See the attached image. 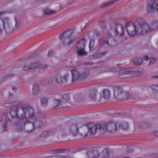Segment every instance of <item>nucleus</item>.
<instances>
[{"instance_id": "nucleus-1", "label": "nucleus", "mask_w": 158, "mask_h": 158, "mask_svg": "<svg viewBox=\"0 0 158 158\" xmlns=\"http://www.w3.org/2000/svg\"><path fill=\"white\" fill-rule=\"evenodd\" d=\"M22 109L23 114L20 118V120L24 124L27 122H31V126L35 127H39L42 124L41 121L38 120V118L34 114L33 109L31 106L24 105L22 106Z\"/></svg>"}, {"instance_id": "nucleus-2", "label": "nucleus", "mask_w": 158, "mask_h": 158, "mask_svg": "<svg viewBox=\"0 0 158 158\" xmlns=\"http://www.w3.org/2000/svg\"><path fill=\"white\" fill-rule=\"evenodd\" d=\"M157 29H158V23H154L150 26L148 23L143 22L138 24L137 31L138 34H145Z\"/></svg>"}, {"instance_id": "nucleus-3", "label": "nucleus", "mask_w": 158, "mask_h": 158, "mask_svg": "<svg viewBox=\"0 0 158 158\" xmlns=\"http://www.w3.org/2000/svg\"><path fill=\"white\" fill-rule=\"evenodd\" d=\"M99 43L102 45H106L107 47L113 46L116 45L115 41L114 40L112 35L110 33L106 35L105 40H100Z\"/></svg>"}, {"instance_id": "nucleus-4", "label": "nucleus", "mask_w": 158, "mask_h": 158, "mask_svg": "<svg viewBox=\"0 0 158 158\" xmlns=\"http://www.w3.org/2000/svg\"><path fill=\"white\" fill-rule=\"evenodd\" d=\"M110 31L116 35H123L124 33V28L121 23H116L111 26Z\"/></svg>"}, {"instance_id": "nucleus-5", "label": "nucleus", "mask_w": 158, "mask_h": 158, "mask_svg": "<svg viewBox=\"0 0 158 158\" xmlns=\"http://www.w3.org/2000/svg\"><path fill=\"white\" fill-rule=\"evenodd\" d=\"M86 41L83 39L80 40L77 45V52L80 56H84L87 55V52L85 51V47Z\"/></svg>"}, {"instance_id": "nucleus-6", "label": "nucleus", "mask_w": 158, "mask_h": 158, "mask_svg": "<svg viewBox=\"0 0 158 158\" xmlns=\"http://www.w3.org/2000/svg\"><path fill=\"white\" fill-rule=\"evenodd\" d=\"M126 27L128 33L130 36H134L136 33H137V27L135 26L134 24L131 22H129L127 24Z\"/></svg>"}, {"instance_id": "nucleus-7", "label": "nucleus", "mask_w": 158, "mask_h": 158, "mask_svg": "<svg viewBox=\"0 0 158 158\" xmlns=\"http://www.w3.org/2000/svg\"><path fill=\"white\" fill-rule=\"evenodd\" d=\"M114 96L117 98H123L128 96V93L124 91L122 89L115 87L114 90Z\"/></svg>"}, {"instance_id": "nucleus-8", "label": "nucleus", "mask_w": 158, "mask_h": 158, "mask_svg": "<svg viewBox=\"0 0 158 158\" xmlns=\"http://www.w3.org/2000/svg\"><path fill=\"white\" fill-rule=\"evenodd\" d=\"M22 104L20 102L14 104V106L11 108L10 114L12 118H15L18 116V112L19 110L18 107Z\"/></svg>"}, {"instance_id": "nucleus-9", "label": "nucleus", "mask_w": 158, "mask_h": 158, "mask_svg": "<svg viewBox=\"0 0 158 158\" xmlns=\"http://www.w3.org/2000/svg\"><path fill=\"white\" fill-rule=\"evenodd\" d=\"M148 11L150 12L154 11H158V0L153 1L148 3L147 6Z\"/></svg>"}, {"instance_id": "nucleus-10", "label": "nucleus", "mask_w": 158, "mask_h": 158, "mask_svg": "<svg viewBox=\"0 0 158 158\" xmlns=\"http://www.w3.org/2000/svg\"><path fill=\"white\" fill-rule=\"evenodd\" d=\"M78 127L75 124L72 125L70 127V131L71 134L74 135H75L78 133L81 135L83 136H86L87 135V133H84V132H79L78 131Z\"/></svg>"}, {"instance_id": "nucleus-11", "label": "nucleus", "mask_w": 158, "mask_h": 158, "mask_svg": "<svg viewBox=\"0 0 158 158\" xmlns=\"http://www.w3.org/2000/svg\"><path fill=\"white\" fill-rule=\"evenodd\" d=\"M3 23V28L5 30L8 32L11 29V26L10 24L9 19L7 18H4L1 20Z\"/></svg>"}, {"instance_id": "nucleus-12", "label": "nucleus", "mask_w": 158, "mask_h": 158, "mask_svg": "<svg viewBox=\"0 0 158 158\" xmlns=\"http://www.w3.org/2000/svg\"><path fill=\"white\" fill-rule=\"evenodd\" d=\"M89 129L88 132H84V133H89L92 135H94L97 131V127L96 125L93 123H89L87 125Z\"/></svg>"}, {"instance_id": "nucleus-13", "label": "nucleus", "mask_w": 158, "mask_h": 158, "mask_svg": "<svg viewBox=\"0 0 158 158\" xmlns=\"http://www.w3.org/2000/svg\"><path fill=\"white\" fill-rule=\"evenodd\" d=\"M149 60L148 56H144L142 58H135L133 59L134 64L136 65H139L142 64L144 60L148 61Z\"/></svg>"}, {"instance_id": "nucleus-14", "label": "nucleus", "mask_w": 158, "mask_h": 158, "mask_svg": "<svg viewBox=\"0 0 158 158\" xmlns=\"http://www.w3.org/2000/svg\"><path fill=\"white\" fill-rule=\"evenodd\" d=\"M73 31L72 30H70L67 31L63 33L59 37V38L61 40H63L64 38L70 39L71 36Z\"/></svg>"}, {"instance_id": "nucleus-15", "label": "nucleus", "mask_w": 158, "mask_h": 158, "mask_svg": "<svg viewBox=\"0 0 158 158\" xmlns=\"http://www.w3.org/2000/svg\"><path fill=\"white\" fill-rule=\"evenodd\" d=\"M107 130L110 132H112L116 130V125L113 122H109L106 126Z\"/></svg>"}, {"instance_id": "nucleus-16", "label": "nucleus", "mask_w": 158, "mask_h": 158, "mask_svg": "<svg viewBox=\"0 0 158 158\" xmlns=\"http://www.w3.org/2000/svg\"><path fill=\"white\" fill-rule=\"evenodd\" d=\"M99 153L98 151H90L88 152L87 156L88 158H97L99 156Z\"/></svg>"}, {"instance_id": "nucleus-17", "label": "nucleus", "mask_w": 158, "mask_h": 158, "mask_svg": "<svg viewBox=\"0 0 158 158\" xmlns=\"http://www.w3.org/2000/svg\"><path fill=\"white\" fill-rule=\"evenodd\" d=\"M117 69L118 71H119L120 72L118 75V76L119 77H121L123 75L129 74L128 69H124L122 68H119Z\"/></svg>"}, {"instance_id": "nucleus-18", "label": "nucleus", "mask_w": 158, "mask_h": 158, "mask_svg": "<svg viewBox=\"0 0 158 158\" xmlns=\"http://www.w3.org/2000/svg\"><path fill=\"white\" fill-rule=\"evenodd\" d=\"M36 67H38L39 68H41L42 67V65L39 63L32 64H31L29 66H25L24 67V69L26 70H28L34 68H35Z\"/></svg>"}, {"instance_id": "nucleus-19", "label": "nucleus", "mask_w": 158, "mask_h": 158, "mask_svg": "<svg viewBox=\"0 0 158 158\" xmlns=\"http://www.w3.org/2000/svg\"><path fill=\"white\" fill-rule=\"evenodd\" d=\"M67 77L68 75H65L62 79L60 75H58L56 77V80L58 83H60L62 82L63 81H66Z\"/></svg>"}, {"instance_id": "nucleus-20", "label": "nucleus", "mask_w": 158, "mask_h": 158, "mask_svg": "<svg viewBox=\"0 0 158 158\" xmlns=\"http://www.w3.org/2000/svg\"><path fill=\"white\" fill-rule=\"evenodd\" d=\"M73 81H75L79 77V73L76 70H73L72 71Z\"/></svg>"}, {"instance_id": "nucleus-21", "label": "nucleus", "mask_w": 158, "mask_h": 158, "mask_svg": "<svg viewBox=\"0 0 158 158\" xmlns=\"http://www.w3.org/2000/svg\"><path fill=\"white\" fill-rule=\"evenodd\" d=\"M102 96L106 99L109 98L110 97V93L109 90L107 89L104 90L103 92Z\"/></svg>"}, {"instance_id": "nucleus-22", "label": "nucleus", "mask_w": 158, "mask_h": 158, "mask_svg": "<svg viewBox=\"0 0 158 158\" xmlns=\"http://www.w3.org/2000/svg\"><path fill=\"white\" fill-rule=\"evenodd\" d=\"M103 158H108L110 155V152L108 149L104 150L102 152Z\"/></svg>"}, {"instance_id": "nucleus-23", "label": "nucleus", "mask_w": 158, "mask_h": 158, "mask_svg": "<svg viewBox=\"0 0 158 158\" xmlns=\"http://www.w3.org/2000/svg\"><path fill=\"white\" fill-rule=\"evenodd\" d=\"M40 91L39 87L37 85H34L33 88V93L35 94H37Z\"/></svg>"}, {"instance_id": "nucleus-24", "label": "nucleus", "mask_w": 158, "mask_h": 158, "mask_svg": "<svg viewBox=\"0 0 158 158\" xmlns=\"http://www.w3.org/2000/svg\"><path fill=\"white\" fill-rule=\"evenodd\" d=\"M48 99L46 98H44L41 100V105L43 106H45L47 105Z\"/></svg>"}, {"instance_id": "nucleus-25", "label": "nucleus", "mask_w": 158, "mask_h": 158, "mask_svg": "<svg viewBox=\"0 0 158 158\" xmlns=\"http://www.w3.org/2000/svg\"><path fill=\"white\" fill-rule=\"evenodd\" d=\"M94 40H91L90 41L89 44V47L90 50H93L94 48Z\"/></svg>"}, {"instance_id": "nucleus-26", "label": "nucleus", "mask_w": 158, "mask_h": 158, "mask_svg": "<svg viewBox=\"0 0 158 158\" xmlns=\"http://www.w3.org/2000/svg\"><path fill=\"white\" fill-rule=\"evenodd\" d=\"M96 96L97 94L96 91H93L90 93V97L92 99H95L96 97Z\"/></svg>"}, {"instance_id": "nucleus-27", "label": "nucleus", "mask_w": 158, "mask_h": 158, "mask_svg": "<svg viewBox=\"0 0 158 158\" xmlns=\"http://www.w3.org/2000/svg\"><path fill=\"white\" fill-rule=\"evenodd\" d=\"M149 59L150 60V62L148 64L149 66H151L156 61L155 58L154 57H151L150 58L149 57Z\"/></svg>"}, {"instance_id": "nucleus-28", "label": "nucleus", "mask_w": 158, "mask_h": 158, "mask_svg": "<svg viewBox=\"0 0 158 158\" xmlns=\"http://www.w3.org/2000/svg\"><path fill=\"white\" fill-rule=\"evenodd\" d=\"M62 100V101H60V100H59L58 99H55V100L54 101V104H56V107L58 106H59L61 103L62 102H64L63 101V100Z\"/></svg>"}, {"instance_id": "nucleus-29", "label": "nucleus", "mask_w": 158, "mask_h": 158, "mask_svg": "<svg viewBox=\"0 0 158 158\" xmlns=\"http://www.w3.org/2000/svg\"><path fill=\"white\" fill-rule=\"evenodd\" d=\"M44 12L45 14L48 15H49L53 13V11L50 9H45L44 10Z\"/></svg>"}, {"instance_id": "nucleus-30", "label": "nucleus", "mask_w": 158, "mask_h": 158, "mask_svg": "<svg viewBox=\"0 0 158 158\" xmlns=\"http://www.w3.org/2000/svg\"><path fill=\"white\" fill-rule=\"evenodd\" d=\"M150 87L153 90L158 91V85H151Z\"/></svg>"}, {"instance_id": "nucleus-31", "label": "nucleus", "mask_w": 158, "mask_h": 158, "mask_svg": "<svg viewBox=\"0 0 158 158\" xmlns=\"http://www.w3.org/2000/svg\"><path fill=\"white\" fill-rule=\"evenodd\" d=\"M63 98L64 100H68L70 98V96L69 94H63Z\"/></svg>"}, {"instance_id": "nucleus-32", "label": "nucleus", "mask_w": 158, "mask_h": 158, "mask_svg": "<svg viewBox=\"0 0 158 158\" xmlns=\"http://www.w3.org/2000/svg\"><path fill=\"white\" fill-rule=\"evenodd\" d=\"M66 156H65L57 155L55 156H53L52 158H66Z\"/></svg>"}, {"instance_id": "nucleus-33", "label": "nucleus", "mask_w": 158, "mask_h": 158, "mask_svg": "<svg viewBox=\"0 0 158 158\" xmlns=\"http://www.w3.org/2000/svg\"><path fill=\"white\" fill-rule=\"evenodd\" d=\"M52 152H62V150H61V149L57 150H56L53 151Z\"/></svg>"}, {"instance_id": "nucleus-34", "label": "nucleus", "mask_w": 158, "mask_h": 158, "mask_svg": "<svg viewBox=\"0 0 158 158\" xmlns=\"http://www.w3.org/2000/svg\"><path fill=\"white\" fill-rule=\"evenodd\" d=\"M6 124H4L3 126V127L4 129V131H6Z\"/></svg>"}, {"instance_id": "nucleus-35", "label": "nucleus", "mask_w": 158, "mask_h": 158, "mask_svg": "<svg viewBox=\"0 0 158 158\" xmlns=\"http://www.w3.org/2000/svg\"><path fill=\"white\" fill-rule=\"evenodd\" d=\"M74 40H75V39L74 38H73L72 40L70 41H69L68 44H71V43H72L73 42V41Z\"/></svg>"}, {"instance_id": "nucleus-36", "label": "nucleus", "mask_w": 158, "mask_h": 158, "mask_svg": "<svg viewBox=\"0 0 158 158\" xmlns=\"http://www.w3.org/2000/svg\"><path fill=\"white\" fill-rule=\"evenodd\" d=\"M104 23V22H102L99 23V24L100 25H101L102 24H103Z\"/></svg>"}, {"instance_id": "nucleus-37", "label": "nucleus", "mask_w": 158, "mask_h": 158, "mask_svg": "<svg viewBox=\"0 0 158 158\" xmlns=\"http://www.w3.org/2000/svg\"><path fill=\"white\" fill-rule=\"evenodd\" d=\"M16 88H13V89H12V90H13V91H14L15 90H16Z\"/></svg>"}, {"instance_id": "nucleus-38", "label": "nucleus", "mask_w": 158, "mask_h": 158, "mask_svg": "<svg viewBox=\"0 0 158 158\" xmlns=\"http://www.w3.org/2000/svg\"><path fill=\"white\" fill-rule=\"evenodd\" d=\"M50 52H48V56H51V55H50Z\"/></svg>"}, {"instance_id": "nucleus-39", "label": "nucleus", "mask_w": 158, "mask_h": 158, "mask_svg": "<svg viewBox=\"0 0 158 158\" xmlns=\"http://www.w3.org/2000/svg\"><path fill=\"white\" fill-rule=\"evenodd\" d=\"M12 95L11 94H10V95L9 96V97L10 98L11 97V96Z\"/></svg>"}, {"instance_id": "nucleus-40", "label": "nucleus", "mask_w": 158, "mask_h": 158, "mask_svg": "<svg viewBox=\"0 0 158 158\" xmlns=\"http://www.w3.org/2000/svg\"><path fill=\"white\" fill-rule=\"evenodd\" d=\"M83 130V128H81V131H82Z\"/></svg>"}, {"instance_id": "nucleus-41", "label": "nucleus", "mask_w": 158, "mask_h": 158, "mask_svg": "<svg viewBox=\"0 0 158 158\" xmlns=\"http://www.w3.org/2000/svg\"><path fill=\"white\" fill-rule=\"evenodd\" d=\"M104 4H105V5H104V6H106V5L105 3H104Z\"/></svg>"}, {"instance_id": "nucleus-42", "label": "nucleus", "mask_w": 158, "mask_h": 158, "mask_svg": "<svg viewBox=\"0 0 158 158\" xmlns=\"http://www.w3.org/2000/svg\"><path fill=\"white\" fill-rule=\"evenodd\" d=\"M29 131H32V130H30Z\"/></svg>"}, {"instance_id": "nucleus-43", "label": "nucleus", "mask_w": 158, "mask_h": 158, "mask_svg": "<svg viewBox=\"0 0 158 158\" xmlns=\"http://www.w3.org/2000/svg\"><path fill=\"white\" fill-rule=\"evenodd\" d=\"M2 121V120H1V119H0V121Z\"/></svg>"}, {"instance_id": "nucleus-44", "label": "nucleus", "mask_w": 158, "mask_h": 158, "mask_svg": "<svg viewBox=\"0 0 158 158\" xmlns=\"http://www.w3.org/2000/svg\"><path fill=\"white\" fill-rule=\"evenodd\" d=\"M6 115L5 116V117H6Z\"/></svg>"}, {"instance_id": "nucleus-45", "label": "nucleus", "mask_w": 158, "mask_h": 158, "mask_svg": "<svg viewBox=\"0 0 158 158\" xmlns=\"http://www.w3.org/2000/svg\"><path fill=\"white\" fill-rule=\"evenodd\" d=\"M127 126H128V125L127 124H126Z\"/></svg>"}, {"instance_id": "nucleus-46", "label": "nucleus", "mask_w": 158, "mask_h": 158, "mask_svg": "<svg viewBox=\"0 0 158 158\" xmlns=\"http://www.w3.org/2000/svg\"><path fill=\"white\" fill-rule=\"evenodd\" d=\"M157 77H158V76Z\"/></svg>"}]
</instances>
